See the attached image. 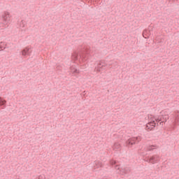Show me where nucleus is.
<instances>
[{"mask_svg":"<svg viewBox=\"0 0 179 179\" xmlns=\"http://www.w3.org/2000/svg\"><path fill=\"white\" fill-rule=\"evenodd\" d=\"M110 163L112 165V166L114 167L115 170H117V173L118 174H121L122 173V174H129V173H131V167L124 166L122 169H120V165H116V161L111 160Z\"/></svg>","mask_w":179,"mask_h":179,"instance_id":"nucleus-1","label":"nucleus"},{"mask_svg":"<svg viewBox=\"0 0 179 179\" xmlns=\"http://www.w3.org/2000/svg\"><path fill=\"white\" fill-rule=\"evenodd\" d=\"M141 141H142L141 136L131 137L126 141V146L131 148L134 145H138Z\"/></svg>","mask_w":179,"mask_h":179,"instance_id":"nucleus-2","label":"nucleus"},{"mask_svg":"<svg viewBox=\"0 0 179 179\" xmlns=\"http://www.w3.org/2000/svg\"><path fill=\"white\" fill-rule=\"evenodd\" d=\"M2 19L3 20V24H4V26L8 25V23L10 22V13L8 11H5L2 15Z\"/></svg>","mask_w":179,"mask_h":179,"instance_id":"nucleus-3","label":"nucleus"},{"mask_svg":"<svg viewBox=\"0 0 179 179\" xmlns=\"http://www.w3.org/2000/svg\"><path fill=\"white\" fill-rule=\"evenodd\" d=\"M104 69H106V64L103 62H99L95 66L94 71H96V72H101V71H104Z\"/></svg>","mask_w":179,"mask_h":179,"instance_id":"nucleus-4","label":"nucleus"},{"mask_svg":"<svg viewBox=\"0 0 179 179\" xmlns=\"http://www.w3.org/2000/svg\"><path fill=\"white\" fill-rule=\"evenodd\" d=\"M156 127V122L155 120H152L150 122H148L145 126L146 130L152 131V129H155V127Z\"/></svg>","mask_w":179,"mask_h":179,"instance_id":"nucleus-5","label":"nucleus"},{"mask_svg":"<svg viewBox=\"0 0 179 179\" xmlns=\"http://www.w3.org/2000/svg\"><path fill=\"white\" fill-rule=\"evenodd\" d=\"M151 159V164H156V163H159L160 162V156L158 155H154L150 157Z\"/></svg>","mask_w":179,"mask_h":179,"instance_id":"nucleus-6","label":"nucleus"},{"mask_svg":"<svg viewBox=\"0 0 179 179\" xmlns=\"http://www.w3.org/2000/svg\"><path fill=\"white\" fill-rule=\"evenodd\" d=\"M159 121L162 122H167V120H169V115H159Z\"/></svg>","mask_w":179,"mask_h":179,"instance_id":"nucleus-7","label":"nucleus"},{"mask_svg":"<svg viewBox=\"0 0 179 179\" xmlns=\"http://www.w3.org/2000/svg\"><path fill=\"white\" fill-rule=\"evenodd\" d=\"M22 54L24 57L26 55H30V49L29 48H25L22 50Z\"/></svg>","mask_w":179,"mask_h":179,"instance_id":"nucleus-8","label":"nucleus"},{"mask_svg":"<svg viewBox=\"0 0 179 179\" xmlns=\"http://www.w3.org/2000/svg\"><path fill=\"white\" fill-rule=\"evenodd\" d=\"M100 167H103V164L100 161H95L94 163V169H100Z\"/></svg>","mask_w":179,"mask_h":179,"instance_id":"nucleus-9","label":"nucleus"},{"mask_svg":"<svg viewBox=\"0 0 179 179\" xmlns=\"http://www.w3.org/2000/svg\"><path fill=\"white\" fill-rule=\"evenodd\" d=\"M143 36L144 38H149V36H150V31L145 29L143 32Z\"/></svg>","mask_w":179,"mask_h":179,"instance_id":"nucleus-10","label":"nucleus"},{"mask_svg":"<svg viewBox=\"0 0 179 179\" xmlns=\"http://www.w3.org/2000/svg\"><path fill=\"white\" fill-rule=\"evenodd\" d=\"M6 107V101L1 97H0V107Z\"/></svg>","mask_w":179,"mask_h":179,"instance_id":"nucleus-11","label":"nucleus"},{"mask_svg":"<svg viewBox=\"0 0 179 179\" xmlns=\"http://www.w3.org/2000/svg\"><path fill=\"white\" fill-rule=\"evenodd\" d=\"M78 57H79V55L76 52H74L73 54L71 55V58L74 61L78 59Z\"/></svg>","mask_w":179,"mask_h":179,"instance_id":"nucleus-12","label":"nucleus"},{"mask_svg":"<svg viewBox=\"0 0 179 179\" xmlns=\"http://www.w3.org/2000/svg\"><path fill=\"white\" fill-rule=\"evenodd\" d=\"M70 69L73 73H79V70H78L75 66H72L70 67Z\"/></svg>","mask_w":179,"mask_h":179,"instance_id":"nucleus-13","label":"nucleus"},{"mask_svg":"<svg viewBox=\"0 0 179 179\" xmlns=\"http://www.w3.org/2000/svg\"><path fill=\"white\" fill-rule=\"evenodd\" d=\"M155 148H156V145H148L147 147V150H148V152H152L153 150H155Z\"/></svg>","mask_w":179,"mask_h":179,"instance_id":"nucleus-14","label":"nucleus"},{"mask_svg":"<svg viewBox=\"0 0 179 179\" xmlns=\"http://www.w3.org/2000/svg\"><path fill=\"white\" fill-rule=\"evenodd\" d=\"M114 149H120L121 148V145L118 143H115L113 145Z\"/></svg>","mask_w":179,"mask_h":179,"instance_id":"nucleus-15","label":"nucleus"},{"mask_svg":"<svg viewBox=\"0 0 179 179\" xmlns=\"http://www.w3.org/2000/svg\"><path fill=\"white\" fill-rule=\"evenodd\" d=\"M25 24H26V22L22 20L20 24V27L23 28V27H24Z\"/></svg>","mask_w":179,"mask_h":179,"instance_id":"nucleus-16","label":"nucleus"},{"mask_svg":"<svg viewBox=\"0 0 179 179\" xmlns=\"http://www.w3.org/2000/svg\"><path fill=\"white\" fill-rule=\"evenodd\" d=\"M145 162H147V163H150V164H152V160H151L150 157H146V158H145Z\"/></svg>","mask_w":179,"mask_h":179,"instance_id":"nucleus-17","label":"nucleus"},{"mask_svg":"<svg viewBox=\"0 0 179 179\" xmlns=\"http://www.w3.org/2000/svg\"><path fill=\"white\" fill-rule=\"evenodd\" d=\"M154 121H155L157 123L162 122V120H160V116H159L158 117L155 118V120H154Z\"/></svg>","mask_w":179,"mask_h":179,"instance_id":"nucleus-18","label":"nucleus"},{"mask_svg":"<svg viewBox=\"0 0 179 179\" xmlns=\"http://www.w3.org/2000/svg\"><path fill=\"white\" fill-rule=\"evenodd\" d=\"M5 50V47L2 46V42L0 43V51H3Z\"/></svg>","mask_w":179,"mask_h":179,"instance_id":"nucleus-19","label":"nucleus"},{"mask_svg":"<svg viewBox=\"0 0 179 179\" xmlns=\"http://www.w3.org/2000/svg\"><path fill=\"white\" fill-rule=\"evenodd\" d=\"M43 178H45V176L44 175H40L38 176V179H43Z\"/></svg>","mask_w":179,"mask_h":179,"instance_id":"nucleus-20","label":"nucleus"},{"mask_svg":"<svg viewBox=\"0 0 179 179\" xmlns=\"http://www.w3.org/2000/svg\"><path fill=\"white\" fill-rule=\"evenodd\" d=\"M80 55V57H83V58H86L87 57V56L85 55V54H82V55Z\"/></svg>","mask_w":179,"mask_h":179,"instance_id":"nucleus-21","label":"nucleus"},{"mask_svg":"<svg viewBox=\"0 0 179 179\" xmlns=\"http://www.w3.org/2000/svg\"><path fill=\"white\" fill-rule=\"evenodd\" d=\"M163 122H162V121H161V122H159V125H160L161 127H163Z\"/></svg>","mask_w":179,"mask_h":179,"instance_id":"nucleus-22","label":"nucleus"},{"mask_svg":"<svg viewBox=\"0 0 179 179\" xmlns=\"http://www.w3.org/2000/svg\"><path fill=\"white\" fill-rule=\"evenodd\" d=\"M157 127H159V125H160V124H159V123H157Z\"/></svg>","mask_w":179,"mask_h":179,"instance_id":"nucleus-23","label":"nucleus"},{"mask_svg":"<svg viewBox=\"0 0 179 179\" xmlns=\"http://www.w3.org/2000/svg\"><path fill=\"white\" fill-rule=\"evenodd\" d=\"M173 1H178V0H173Z\"/></svg>","mask_w":179,"mask_h":179,"instance_id":"nucleus-24","label":"nucleus"}]
</instances>
